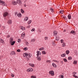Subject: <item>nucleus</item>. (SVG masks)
<instances>
[{"label": "nucleus", "mask_w": 78, "mask_h": 78, "mask_svg": "<svg viewBox=\"0 0 78 78\" xmlns=\"http://www.w3.org/2000/svg\"><path fill=\"white\" fill-rule=\"evenodd\" d=\"M0 4L2 5V6H7V5L5 4V2L0 0Z\"/></svg>", "instance_id": "f257e3e1"}, {"label": "nucleus", "mask_w": 78, "mask_h": 78, "mask_svg": "<svg viewBox=\"0 0 78 78\" xmlns=\"http://www.w3.org/2000/svg\"><path fill=\"white\" fill-rule=\"evenodd\" d=\"M30 55H29V54L27 53H25L23 54V56H24V57H27V58H28V57H29L30 58Z\"/></svg>", "instance_id": "f03ea898"}, {"label": "nucleus", "mask_w": 78, "mask_h": 78, "mask_svg": "<svg viewBox=\"0 0 78 78\" xmlns=\"http://www.w3.org/2000/svg\"><path fill=\"white\" fill-rule=\"evenodd\" d=\"M10 55L11 56H12L13 55L15 56V55H16V53H15V51H12L11 52Z\"/></svg>", "instance_id": "7ed1b4c3"}, {"label": "nucleus", "mask_w": 78, "mask_h": 78, "mask_svg": "<svg viewBox=\"0 0 78 78\" xmlns=\"http://www.w3.org/2000/svg\"><path fill=\"white\" fill-rule=\"evenodd\" d=\"M16 3L19 5H22V2L20 0H17Z\"/></svg>", "instance_id": "20e7f679"}, {"label": "nucleus", "mask_w": 78, "mask_h": 78, "mask_svg": "<svg viewBox=\"0 0 78 78\" xmlns=\"http://www.w3.org/2000/svg\"><path fill=\"white\" fill-rule=\"evenodd\" d=\"M49 74H51V75H52V76H53L54 74V72L53 71H50L49 72Z\"/></svg>", "instance_id": "39448f33"}, {"label": "nucleus", "mask_w": 78, "mask_h": 78, "mask_svg": "<svg viewBox=\"0 0 78 78\" xmlns=\"http://www.w3.org/2000/svg\"><path fill=\"white\" fill-rule=\"evenodd\" d=\"M8 12H6L4 13L3 14V16L4 17H6V16H8Z\"/></svg>", "instance_id": "423d86ee"}, {"label": "nucleus", "mask_w": 78, "mask_h": 78, "mask_svg": "<svg viewBox=\"0 0 78 78\" xmlns=\"http://www.w3.org/2000/svg\"><path fill=\"white\" fill-rule=\"evenodd\" d=\"M70 34H73V35H75L76 33L75 32V30H72L70 31Z\"/></svg>", "instance_id": "0eeeda50"}, {"label": "nucleus", "mask_w": 78, "mask_h": 78, "mask_svg": "<svg viewBox=\"0 0 78 78\" xmlns=\"http://www.w3.org/2000/svg\"><path fill=\"white\" fill-rule=\"evenodd\" d=\"M27 71L28 72H33V69H28L27 70Z\"/></svg>", "instance_id": "6e6552de"}, {"label": "nucleus", "mask_w": 78, "mask_h": 78, "mask_svg": "<svg viewBox=\"0 0 78 78\" xmlns=\"http://www.w3.org/2000/svg\"><path fill=\"white\" fill-rule=\"evenodd\" d=\"M37 56H39V54H40V55H41V51H37Z\"/></svg>", "instance_id": "1a4fd4ad"}, {"label": "nucleus", "mask_w": 78, "mask_h": 78, "mask_svg": "<svg viewBox=\"0 0 78 78\" xmlns=\"http://www.w3.org/2000/svg\"><path fill=\"white\" fill-rule=\"evenodd\" d=\"M20 29H22V30H25V28L23 27H22V26H20Z\"/></svg>", "instance_id": "9d476101"}, {"label": "nucleus", "mask_w": 78, "mask_h": 78, "mask_svg": "<svg viewBox=\"0 0 78 78\" xmlns=\"http://www.w3.org/2000/svg\"><path fill=\"white\" fill-rule=\"evenodd\" d=\"M37 58L38 61H41V57H39V56H37Z\"/></svg>", "instance_id": "9b49d317"}, {"label": "nucleus", "mask_w": 78, "mask_h": 78, "mask_svg": "<svg viewBox=\"0 0 78 78\" xmlns=\"http://www.w3.org/2000/svg\"><path fill=\"white\" fill-rule=\"evenodd\" d=\"M55 39L56 41H59V36L56 37Z\"/></svg>", "instance_id": "f8f14e48"}, {"label": "nucleus", "mask_w": 78, "mask_h": 78, "mask_svg": "<svg viewBox=\"0 0 78 78\" xmlns=\"http://www.w3.org/2000/svg\"><path fill=\"white\" fill-rule=\"evenodd\" d=\"M8 24H11V23H12V21L11 20H9L8 21Z\"/></svg>", "instance_id": "ddd939ff"}, {"label": "nucleus", "mask_w": 78, "mask_h": 78, "mask_svg": "<svg viewBox=\"0 0 78 78\" xmlns=\"http://www.w3.org/2000/svg\"><path fill=\"white\" fill-rule=\"evenodd\" d=\"M11 42V45H14V44H15L16 42V41H14Z\"/></svg>", "instance_id": "4468645a"}, {"label": "nucleus", "mask_w": 78, "mask_h": 78, "mask_svg": "<svg viewBox=\"0 0 78 78\" xmlns=\"http://www.w3.org/2000/svg\"><path fill=\"white\" fill-rule=\"evenodd\" d=\"M68 19L69 20L71 19V15H70V14H69L68 16Z\"/></svg>", "instance_id": "2eb2a0df"}, {"label": "nucleus", "mask_w": 78, "mask_h": 78, "mask_svg": "<svg viewBox=\"0 0 78 78\" xmlns=\"http://www.w3.org/2000/svg\"><path fill=\"white\" fill-rule=\"evenodd\" d=\"M52 65L54 67H56L57 66H56V64L54 63H52Z\"/></svg>", "instance_id": "dca6fc26"}, {"label": "nucleus", "mask_w": 78, "mask_h": 78, "mask_svg": "<svg viewBox=\"0 0 78 78\" xmlns=\"http://www.w3.org/2000/svg\"><path fill=\"white\" fill-rule=\"evenodd\" d=\"M0 41L1 43H2L3 44H5L4 43V41H3V39H0Z\"/></svg>", "instance_id": "f3484780"}, {"label": "nucleus", "mask_w": 78, "mask_h": 78, "mask_svg": "<svg viewBox=\"0 0 78 78\" xmlns=\"http://www.w3.org/2000/svg\"><path fill=\"white\" fill-rule=\"evenodd\" d=\"M28 17L27 16L24 18V21H27V20H28Z\"/></svg>", "instance_id": "a211bd4d"}, {"label": "nucleus", "mask_w": 78, "mask_h": 78, "mask_svg": "<svg viewBox=\"0 0 78 78\" xmlns=\"http://www.w3.org/2000/svg\"><path fill=\"white\" fill-rule=\"evenodd\" d=\"M44 47H41L39 49V50H40L41 51L42 50H44Z\"/></svg>", "instance_id": "6ab92c4d"}, {"label": "nucleus", "mask_w": 78, "mask_h": 78, "mask_svg": "<svg viewBox=\"0 0 78 78\" xmlns=\"http://www.w3.org/2000/svg\"><path fill=\"white\" fill-rule=\"evenodd\" d=\"M62 57H65L66 56V54L64 53L61 55Z\"/></svg>", "instance_id": "aec40b11"}, {"label": "nucleus", "mask_w": 78, "mask_h": 78, "mask_svg": "<svg viewBox=\"0 0 78 78\" xmlns=\"http://www.w3.org/2000/svg\"><path fill=\"white\" fill-rule=\"evenodd\" d=\"M17 15L19 17H22V15L21 14H17Z\"/></svg>", "instance_id": "412c9836"}, {"label": "nucleus", "mask_w": 78, "mask_h": 78, "mask_svg": "<svg viewBox=\"0 0 78 78\" xmlns=\"http://www.w3.org/2000/svg\"><path fill=\"white\" fill-rule=\"evenodd\" d=\"M69 53H70V51L69 50H67L66 51V55H69Z\"/></svg>", "instance_id": "4be33fe9"}, {"label": "nucleus", "mask_w": 78, "mask_h": 78, "mask_svg": "<svg viewBox=\"0 0 78 78\" xmlns=\"http://www.w3.org/2000/svg\"><path fill=\"white\" fill-rule=\"evenodd\" d=\"M10 42H12L13 41V39L12 37L10 38Z\"/></svg>", "instance_id": "5701e85b"}, {"label": "nucleus", "mask_w": 78, "mask_h": 78, "mask_svg": "<svg viewBox=\"0 0 78 78\" xmlns=\"http://www.w3.org/2000/svg\"><path fill=\"white\" fill-rule=\"evenodd\" d=\"M12 4V5H17V3H16V2L15 1L14 2H13Z\"/></svg>", "instance_id": "b1692460"}, {"label": "nucleus", "mask_w": 78, "mask_h": 78, "mask_svg": "<svg viewBox=\"0 0 78 78\" xmlns=\"http://www.w3.org/2000/svg\"><path fill=\"white\" fill-rule=\"evenodd\" d=\"M42 54L43 55H45V54H46V52H45V51H42Z\"/></svg>", "instance_id": "393cba45"}, {"label": "nucleus", "mask_w": 78, "mask_h": 78, "mask_svg": "<svg viewBox=\"0 0 78 78\" xmlns=\"http://www.w3.org/2000/svg\"><path fill=\"white\" fill-rule=\"evenodd\" d=\"M73 63L74 64H77V61L76 60L74 61Z\"/></svg>", "instance_id": "a878e982"}, {"label": "nucleus", "mask_w": 78, "mask_h": 78, "mask_svg": "<svg viewBox=\"0 0 78 78\" xmlns=\"http://www.w3.org/2000/svg\"><path fill=\"white\" fill-rule=\"evenodd\" d=\"M21 12L22 13V14H23V13L25 12L24 10H23V9H21Z\"/></svg>", "instance_id": "bb28decb"}, {"label": "nucleus", "mask_w": 78, "mask_h": 78, "mask_svg": "<svg viewBox=\"0 0 78 78\" xmlns=\"http://www.w3.org/2000/svg\"><path fill=\"white\" fill-rule=\"evenodd\" d=\"M62 47H66V45H65V43H63V44L62 45Z\"/></svg>", "instance_id": "cd10ccee"}, {"label": "nucleus", "mask_w": 78, "mask_h": 78, "mask_svg": "<svg viewBox=\"0 0 78 78\" xmlns=\"http://www.w3.org/2000/svg\"><path fill=\"white\" fill-rule=\"evenodd\" d=\"M29 65L30 66H31V67H34V64H33L29 63Z\"/></svg>", "instance_id": "c85d7f7f"}, {"label": "nucleus", "mask_w": 78, "mask_h": 78, "mask_svg": "<svg viewBox=\"0 0 78 78\" xmlns=\"http://www.w3.org/2000/svg\"><path fill=\"white\" fill-rule=\"evenodd\" d=\"M21 36H22V37H24V36H25V33H23L21 34Z\"/></svg>", "instance_id": "c756f323"}, {"label": "nucleus", "mask_w": 78, "mask_h": 78, "mask_svg": "<svg viewBox=\"0 0 78 78\" xmlns=\"http://www.w3.org/2000/svg\"><path fill=\"white\" fill-rule=\"evenodd\" d=\"M59 77L60 78H64V76H63V75H60L59 76Z\"/></svg>", "instance_id": "7c9ffc66"}, {"label": "nucleus", "mask_w": 78, "mask_h": 78, "mask_svg": "<svg viewBox=\"0 0 78 78\" xmlns=\"http://www.w3.org/2000/svg\"><path fill=\"white\" fill-rule=\"evenodd\" d=\"M58 34V32L56 31V30L54 31V34Z\"/></svg>", "instance_id": "2f4dec72"}, {"label": "nucleus", "mask_w": 78, "mask_h": 78, "mask_svg": "<svg viewBox=\"0 0 78 78\" xmlns=\"http://www.w3.org/2000/svg\"><path fill=\"white\" fill-rule=\"evenodd\" d=\"M68 59L69 60H71V59H72V57L71 56L69 57L68 58Z\"/></svg>", "instance_id": "473e14b6"}, {"label": "nucleus", "mask_w": 78, "mask_h": 78, "mask_svg": "<svg viewBox=\"0 0 78 78\" xmlns=\"http://www.w3.org/2000/svg\"><path fill=\"white\" fill-rule=\"evenodd\" d=\"M32 21L31 20H30L29 22H27L28 24H30L31 23Z\"/></svg>", "instance_id": "72a5a7b5"}, {"label": "nucleus", "mask_w": 78, "mask_h": 78, "mask_svg": "<svg viewBox=\"0 0 78 78\" xmlns=\"http://www.w3.org/2000/svg\"><path fill=\"white\" fill-rule=\"evenodd\" d=\"M63 61H64L65 62H67V60L66 58H64Z\"/></svg>", "instance_id": "f704fd0d"}, {"label": "nucleus", "mask_w": 78, "mask_h": 78, "mask_svg": "<svg viewBox=\"0 0 78 78\" xmlns=\"http://www.w3.org/2000/svg\"><path fill=\"white\" fill-rule=\"evenodd\" d=\"M17 41L19 43V42H21V40H20V39H18L17 40Z\"/></svg>", "instance_id": "c9c22d12"}, {"label": "nucleus", "mask_w": 78, "mask_h": 78, "mask_svg": "<svg viewBox=\"0 0 78 78\" xmlns=\"http://www.w3.org/2000/svg\"><path fill=\"white\" fill-rule=\"evenodd\" d=\"M73 77H74L75 78H78V76H75V75H73Z\"/></svg>", "instance_id": "e433bc0d"}, {"label": "nucleus", "mask_w": 78, "mask_h": 78, "mask_svg": "<svg viewBox=\"0 0 78 78\" xmlns=\"http://www.w3.org/2000/svg\"><path fill=\"white\" fill-rule=\"evenodd\" d=\"M64 40H62V39L60 41V42H61V43H64Z\"/></svg>", "instance_id": "4c0bfd02"}, {"label": "nucleus", "mask_w": 78, "mask_h": 78, "mask_svg": "<svg viewBox=\"0 0 78 78\" xmlns=\"http://www.w3.org/2000/svg\"><path fill=\"white\" fill-rule=\"evenodd\" d=\"M31 78H36V76H31Z\"/></svg>", "instance_id": "58836bf2"}, {"label": "nucleus", "mask_w": 78, "mask_h": 78, "mask_svg": "<svg viewBox=\"0 0 78 78\" xmlns=\"http://www.w3.org/2000/svg\"><path fill=\"white\" fill-rule=\"evenodd\" d=\"M35 41V40L34 39H32L31 41V42H34Z\"/></svg>", "instance_id": "ea45409f"}, {"label": "nucleus", "mask_w": 78, "mask_h": 78, "mask_svg": "<svg viewBox=\"0 0 78 78\" xmlns=\"http://www.w3.org/2000/svg\"><path fill=\"white\" fill-rule=\"evenodd\" d=\"M63 12V10H61L59 12L60 14H61V13L62 12L61 14H63V12Z\"/></svg>", "instance_id": "a19ab883"}, {"label": "nucleus", "mask_w": 78, "mask_h": 78, "mask_svg": "<svg viewBox=\"0 0 78 78\" xmlns=\"http://www.w3.org/2000/svg\"><path fill=\"white\" fill-rule=\"evenodd\" d=\"M76 74V73L73 72V75H75Z\"/></svg>", "instance_id": "79ce46f5"}, {"label": "nucleus", "mask_w": 78, "mask_h": 78, "mask_svg": "<svg viewBox=\"0 0 78 78\" xmlns=\"http://www.w3.org/2000/svg\"><path fill=\"white\" fill-rule=\"evenodd\" d=\"M44 39L45 40H48V37H44Z\"/></svg>", "instance_id": "37998d69"}, {"label": "nucleus", "mask_w": 78, "mask_h": 78, "mask_svg": "<svg viewBox=\"0 0 78 78\" xmlns=\"http://www.w3.org/2000/svg\"><path fill=\"white\" fill-rule=\"evenodd\" d=\"M53 61H54V62H57V63H58V62H59V61H57V60H53Z\"/></svg>", "instance_id": "c03bdc74"}, {"label": "nucleus", "mask_w": 78, "mask_h": 78, "mask_svg": "<svg viewBox=\"0 0 78 78\" xmlns=\"http://www.w3.org/2000/svg\"><path fill=\"white\" fill-rule=\"evenodd\" d=\"M51 62L50 60H47L46 61V62H49V63H50Z\"/></svg>", "instance_id": "a18cd8bd"}, {"label": "nucleus", "mask_w": 78, "mask_h": 78, "mask_svg": "<svg viewBox=\"0 0 78 78\" xmlns=\"http://www.w3.org/2000/svg\"><path fill=\"white\" fill-rule=\"evenodd\" d=\"M17 51L18 52H20V50L18 49V50H17Z\"/></svg>", "instance_id": "49530a36"}, {"label": "nucleus", "mask_w": 78, "mask_h": 78, "mask_svg": "<svg viewBox=\"0 0 78 78\" xmlns=\"http://www.w3.org/2000/svg\"><path fill=\"white\" fill-rule=\"evenodd\" d=\"M24 49L25 51H26L27 50V48H24Z\"/></svg>", "instance_id": "de8ad7c7"}, {"label": "nucleus", "mask_w": 78, "mask_h": 78, "mask_svg": "<svg viewBox=\"0 0 78 78\" xmlns=\"http://www.w3.org/2000/svg\"><path fill=\"white\" fill-rule=\"evenodd\" d=\"M29 56H30V58H31V54H30V53H29Z\"/></svg>", "instance_id": "09e8293b"}, {"label": "nucleus", "mask_w": 78, "mask_h": 78, "mask_svg": "<svg viewBox=\"0 0 78 78\" xmlns=\"http://www.w3.org/2000/svg\"><path fill=\"white\" fill-rule=\"evenodd\" d=\"M35 29L34 28V29H32L31 30V31H34L35 30Z\"/></svg>", "instance_id": "8fccbe9b"}, {"label": "nucleus", "mask_w": 78, "mask_h": 78, "mask_svg": "<svg viewBox=\"0 0 78 78\" xmlns=\"http://www.w3.org/2000/svg\"><path fill=\"white\" fill-rule=\"evenodd\" d=\"M12 77H14V75L13 74H12L11 75Z\"/></svg>", "instance_id": "3c124183"}, {"label": "nucleus", "mask_w": 78, "mask_h": 78, "mask_svg": "<svg viewBox=\"0 0 78 78\" xmlns=\"http://www.w3.org/2000/svg\"><path fill=\"white\" fill-rule=\"evenodd\" d=\"M63 17V18H64V19L66 17V16H65L64 15H63L62 16Z\"/></svg>", "instance_id": "603ef678"}, {"label": "nucleus", "mask_w": 78, "mask_h": 78, "mask_svg": "<svg viewBox=\"0 0 78 78\" xmlns=\"http://www.w3.org/2000/svg\"><path fill=\"white\" fill-rule=\"evenodd\" d=\"M26 44L27 45H28V44H29V43H28V42H26Z\"/></svg>", "instance_id": "864d4df0"}, {"label": "nucleus", "mask_w": 78, "mask_h": 78, "mask_svg": "<svg viewBox=\"0 0 78 78\" xmlns=\"http://www.w3.org/2000/svg\"><path fill=\"white\" fill-rule=\"evenodd\" d=\"M52 43L53 45H54V44H55V42H54V41H52Z\"/></svg>", "instance_id": "5fc2aeb1"}, {"label": "nucleus", "mask_w": 78, "mask_h": 78, "mask_svg": "<svg viewBox=\"0 0 78 78\" xmlns=\"http://www.w3.org/2000/svg\"><path fill=\"white\" fill-rule=\"evenodd\" d=\"M7 37L8 38L10 37V36H9V35H7Z\"/></svg>", "instance_id": "6e6d98bb"}, {"label": "nucleus", "mask_w": 78, "mask_h": 78, "mask_svg": "<svg viewBox=\"0 0 78 78\" xmlns=\"http://www.w3.org/2000/svg\"><path fill=\"white\" fill-rule=\"evenodd\" d=\"M18 13L17 12H16L15 13V15H16V14H17V13Z\"/></svg>", "instance_id": "4d7b16f0"}, {"label": "nucleus", "mask_w": 78, "mask_h": 78, "mask_svg": "<svg viewBox=\"0 0 78 78\" xmlns=\"http://www.w3.org/2000/svg\"><path fill=\"white\" fill-rule=\"evenodd\" d=\"M24 7H26V4H24Z\"/></svg>", "instance_id": "13d9d810"}, {"label": "nucleus", "mask_w": 78, "mask_h": 78, "mask_svg": "<svg viewBox=\"0 0 78 78\" xmlns=\"http://www.w3.org/2000/svg\"><path fill=\"white\" fill-rule=\"evenodd\" d=\"M53 9V8H51V9H50V11H51V10H52Z\"/></svg>", "instance_id": "bf43d9fd"}, {"label": "nucleus", "mask_w": 78, "mask_h": 78, "mask_svg": "<svg viewBox=\"0 0 78 78\" xmlns=\"http://www.w3.org/2000/svg\"><path fill=\"white\" fill-rule=\"evenodd\" d=\"M54 11V10H53V9H52V10H51V12H53Z\"/></svg>", "instance_id": "052dcab7"}, {"label": "nucleus", "mask_w": 78, "mask_h": 78, "mask_svg": "<svg viewBox=\"0 0 78 78\" xmlns=\"http://www.w3.org/2000/svg\"><path fill=\"white\" fill-rule=\"evenodd\" d=\"M65 19L67 20V18H66V17L65 18Z\"/></svg>", "instance_id": "680f3d73"}, {"label": "nucleus", "mask_w": 78, "mask_h": 78, "mask_svg": "<svg viewBox=\"0 0 78 78\" xmlns=\"http://www.w3.org/2000/svg\"><path fill=\"white\" fill-rule=\"evenodd\" d=\"M66 30H63V32H66Z\"/></svg>", "instance_id": "e2e57ef3"}, {"label": "nucleus", "mask_w": 78, "mask_h": 78, "mask_svg": "<svg viewBox=\"0 0 78 78\" xmlns=\"http://www.w3.org/2000/svg\"><path fill=\"white\" fill-rule=\"evenodd\" d=\"M39 32H40V33H41V30H39Z\"/></svg>", "instance_id": "0e129e2a"}, {"label": "nucleus", "mask_w": 78, "mask_h": 78, "mask_svg": "<svg viewBox=\"0 0 78 78\" xmlns=\"http://www.w3.org/2000/svg\"><path fill=\"white\" fill-rule=\"evenodd\" d=\"M27 28H30V27L29 26H27Z\"/></svg>", "instance_id": "69168bd1"}, {"label": "nucleus", "mask_w": 78, "mask_h": 78, "mask_svg": "<svg viewBox=\"0 0 78 78\" xmlns=\"http://www.w3.org/2000/svg\"><path fill=\"white\" fill-rule=\"evenodd\" d=\"M1 27H2V26L1 25V24H0V28Z\"/></svg>", "instance_id": "338daca9"}, {"label": "nucleus", "mask_w": 78, "mask_h": 78, "mask_svg": "<svg viewBox=\"0 0 78 78\" xmlns=\"http://www.w3.org/2000/svg\"><path fill=\"white\" fill-rule=\"evenodd\" d=\"M29 69H32V68H30Z\"/></svg>", "instance_id": "774afa93"}]
</instances>
